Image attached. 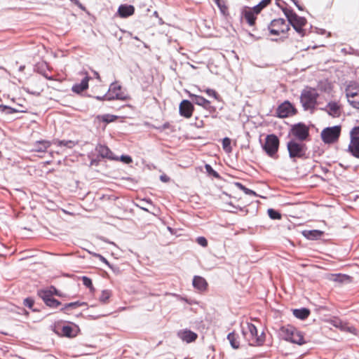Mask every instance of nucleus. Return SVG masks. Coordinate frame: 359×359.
Segmentation results:
<instances>
[{
  "mask_svg": "<svg viewBox=\"0 0 359 359\" xmlns=\"http://www.w3.org/2000/svg\"><path fill=\"white\" fill-rule=\"evenodd\" d=\"M279 139L274 134L268 135L265 139V143L263 145V149L270 157H273L279 147Z\"/></svg>",
  "mask_w": 359,
  "mask_h": 359,
  "instance_id": "nucleus-7",
  "label": "nucleus"
},
{
  "mask_svg": "<svg viewBox=\"0 0 359 359\" xmlns=\"http://www.w3.org/2000/svg\"><path fill=\"white\" fill-rule=\"evenodd\" d=\"M268 29L271 34L279 35L280 33H287L290 29V25L286 23L283 18H278L273 20Z\"/></svg>",
  "mask_w": 359,
  "mask_h": 359,
  "instance_id": "nucleus-8",
  "label": "nucleus"
},
{
  "mask_svg": "<svg viewBox=\"0 0 359 359\" xmlns=\"http://www.w3.org/2000/svg\"><path fill=\"white\" fill-rule=\"evenodd\" d=\"M83 284L88 288H89L90 290H93L94 287L93 285L92 280L87 277V276H83L81 278Z\"/></svg>",
  "mask_w": 359,
  "mask_h": 359,
  "instance_id": "nucleus-41",
  "label": "nucleus"
},
{
  "mask_svg": "<svg viewBox=\"0 0 359 359\" xmlns=\"http://www.w3.org/2000/svg\"><path fill=\"white\" fill-rule=\"evenodd\" d=\"M205 92L208 94V95L210 97H213L215 100H219L220 96L219 94L213 89L207 88Z\"/></svg>",
  "mask_w": 359,
  "mask_h": 359,
  "instance_id": "nucleus-44",
  "label": "nucleus"
},
{
  "mask_svg": "<svg viewBox=\"0 0 359 359\" xmlns=\"http://www.w3.org/2000/svg\"><path fill=\"white\" fill-rule=\"evenodd\" d=\"M90 165H97V161L95 159H93L91 161H90Z\"/></svg>",
  "mask_w": 359,
  "mask_h": 359,
  "instance_id": "nucleus-61",
  "label": "nucleus"
},
{
  "mask_svg": "<svg viewBox=\"0 0 359 359\" xmlns=\"http://www.w3.org/2000/svg\"><path fill=\"white\" fill-rule=\"evenodd\" d=\"M318 97L319 93L316 88L306 86L300 95V102L304 110L313 113L318 104Z\"/></svg>",
  "mask_w": 359,
  "mask_h": 359,
  "instance_id": "nucleus-1",
  "label": "nucleus"
},
{
  "mask_svg": "<svg viewBox=\"0 0 359 359\" xmlns=\"http://www.w3.org/2000/svg\"><path fill=\"white\" fill-rule=\"evenodd\" d=\"M94 75L95 76L96 79H97L98 80L100 81V74L97 72H94Z\"/></svg>",
  "mask_w": 359,
  "mask_h": 359,
  "instance_id": "nucleus-60",
  "label": "nucleus"
},
{
  "mask_svg": "<svg viewBox=\"0 0 359 359\" xmlns=\"http://www.w3.org/2000/svg\"><path fill=\"white\" fill-rule=\"evenodd\" d=\"M217 7L219 8L221 13L223 15H228V8L226 5V1L225 0H212Z\"/></svg>",
  "mask_w": 359,
  "mask_h": 359,
  "instance_id": "nucleus-29",
  "label": "nucleus"
},
{
  "mask_svg": "<svg viewBox=\"0 0 359 359\" xmlns=\"http://www.w3.org/2000/svg\"><path fill=\"white\" fill-rule=\"evenodd\" d=\"M307 23V20L304 17H300L298 15H294L291 20V22H289V25H292V27H304Z\"/></svg>",
  "mask_w": 359,
  "mask_h": 359,
  "instance_id": "nucleus-25",
  "label": "nucleus"
},
{
  "mask_svg": "<svg viewBox=\"0 0 359 359\" xmlns=\"http://www.w3.org/2000/svg\"><path fill=\"white\" fill-rule=\"evenodd\" d=\"M333 118H338L341 114V106L337 102H329L324 108H320Z\"/></svg>",
  "mask_w": 359,
  "mask_h": 359,
  "instance_id": "nucleus-13",
  "label": "nucleus"
},
{
  "mask_svg": "<svg viewBox=\"0 0 359 359\" xmlns=\"http://www.w3.org/2000/svg\"><path fill=\"white\" fill-rule=\"evenodd\" d=\"M291 132L299 140L304 141L309 135V128L303 123H298L292 126Z\"/></svg>",
  "mask_w": 359,
  "mask_h": 359,
  "instance_id": "nucleus-9",
  "label": "nucleus"
},
{
  "mask_svg": "<svg viewBox=\"0 0 359 359\" xmlns=\"http://www.w3.org/2000/svg\"><path fill=\"white\" fill-rule=\"evenodd\" d=\"M85 305H86V302H79V301L74 302H70V303H68V304H65L60 309V311L64 312V313H67V311L68 309H76V308H78L79 306H85Z\"/></svg>",
  "mask_w": 359,
  "mask_h": 359,
  "instance_id": "nucleus-27",
  "label": "nucleus"
},
{
  "mask_svg": "<svg viewBox=\"0 0 359 359\" xmlns=\"http://www.w3.org/2000/svg\"><path fill=\"white\" fill-rule=\"evenodd\" d=\"M27 91L28 93H29V90H27ZM39 91H40V89H39V90H36V91L30 92V93H32V94H36H36H38V95H39Z\"/></svg>",
  "mask_w": 359,
  "mask_h": 359,
  "instance_id": "nucleus-62",
  "label": "nucleus"
},
{
  "mask_svg": "<svg viewBox=\"0 0 359 359\" xmlns=\"http://www.w3.org/2000/svg\"><path fill=\"white\" fill-rule=\"evenodd\" d=\"M108 97H109V95L105 94L103 96H96V97H95V98L97 100L102 101V100H107Z\"/></svg>",
  "mask_w": 359,
  "mask_h": 359,
  "instance_id": "nucleus-55",
  "label": "nucleus"
},
{
  "mask_svg": "<svg viewBox=\"0 0 359 359\" xmlns=\"http://www.w3.org/2000/svg\"><path fill=\"white\" fill-rule=\"evenodd\" d=\"M196 243H197L199 245H201V246H202V247H203V248H205V247H207V246H208V241H207V239H206L205 237H203V236H199V237H198V238H196Z\"/></svg>",
  "mask_w": 359,
  "mask_h": 359,
  "instance_id": "nucleus-46",
  "label": "nucleus"
},
{
  "mask_svg": "<svg viewBox=\"0 0 359 359\" xmlns=\"http://www.w3.org/2000/svg\"><path fill=\"white\" fill-rule=\"evenodd\" d=\"M121 86L118 84L117 82L111 83L108 93L109 97L107 100H127L128 96L124 95L121 92Z\"/></svg>",
  "mask_w": 359,
  "mask_h": 359,
  "instance_id": "nucleus-10",
  "label": "nucleus"
},
{
  "mask_svg": "<svg viewBox=\"0 0 359 359\" xmlns=\"http://www.w3.org/2000/svg\"><path fill=\"white\" fill-rule=\"evenodd\" d=\"M53 144V142L48 140L36 141L34 147L31 149L32 151L42 153L45 152L46 149Z\"/></svg>",
  "mask_w": 359,
  "mask_h": 359,
  "instance_id": "nucleus-19",
  "label": "nucleus"
},
{
  "mask_svg": "<svg viewBox=\"0 0 359 359\" xmlns=\"http://www.w3.org/2000/svg\"><path fill=\"white\" fill-rule=\"evenodd\" d=\"M231 140L229 137H224L222 140V147L226 151H230L231 148Z\"/></svg>",
  "mask_w": 359,
  "mask_h": 359,
  "instance_id": "nucleus-43",
  "label": "nucleus"
},
{
  "mask_svg": "<svg viewBox=\"0 0 359 359\" xmlns=\"http://www.w3.org/2000/svg\"><path fill=\"white\" fill-rule=\"evenodd\" d=\"M116 118H117L116 116L109 114H103V115H98L97 116V118L98 120L105 122L107 123L114 121L116 119Z\"/></svg>",
  "mask_w": 359,
  "mask_h": 359,
  "instance_id": "nucleus-33",
  "label": "nucleus"
},
{
  "mask_svg": "<svg viewBox=\"0 0 359 359\" xmlns=\"http://www.w3.org/2000/svg\"><path fill=\"white\" fill-rule=\"evenodd\" d=\"M74 330L72 327L69 325H64L61 330V334L64 337H75V334L73 333Z\"/></svg>",
  "mask_w": 359,
  "mask_h": 359,
  "instance_id": "nucleus-32",
  "label": "nucleus"
},
{
  "mask_svg": "<svg viewBox=\"0 0 359 359\" xmlns=\"http://www.w3.org/2000/svg\"><path fill=\"white\" fill-rule=\"evenodd\" d=\"M205 109L208 110L210 113H214L216 111V107L212 106L210 104V102H209L208 105L205 108Z\"/></svg>",
  "mask_w": 359,
  "mask_h": 359,
  "instance_id": "nucleus-52",
  "label": "nucleus"
},
{
  "mask_svg": "<svg viewBox=\"0 0 359 359\" xmlns=\"http://www.w3.org/2000/svg\"><path fill=\"white\" fill-rule=\"evenodd\" d=\"M304 27H295L294 26V29L299 34L301 37H303L306 35V30L303 28Z\"/></svg>",
  "mask_w": 359,
  "mask_h": 359,
  "instance_id": "nucleus-49",
  "label": "nucleus"
},
{
  "mask_svg": "<svg viewBox=\"0 0 359 359\" xmlns=\"http://www.w3.org/2000/svg\"><path fill=\"white\" fill-rule=\"evenodd\" d=\"M346 96L349 104L355 108L359 109V84L353 82L348 84L345 89Z\"/></svg>",
  "mask_w": 359,
  "mask_h": 359,
  "instance_id": "nucleus-4",
  "label": "nucleus"
},
{
  "mask_svg": "<svg viewBox=\"0 0 359 359\" xmlns=\"http://www.w3.org/2000/svg\"><path fill=\"white\" fill-rule=\"evenodd\" d=\"M111 294V292L108 290H104L102 291L101 295L99 297V300L105 304L107 302L108 299L110 298Z\"/></svg>",
  "mask_w": 359,
  "mask_h": 359,
  "instance_id": "nucleus-36",
  "label": "nucleus"
},
{
  "mask_svg": "<svg viewBox=\"0 0 359 359\" xmlns=\"http://www.w3.org/2000/svg\"><path fill=\"white\" fill-rule=\"evenodd\" d=\"M29 313L27 311H24V315H27V316H29Z\"/></svg>",
  "mask_w": 359,
  "mask_h": 359,
  "instance_id": "nucleus-63",
  "label": "nucleus"
},
{
  "mask_svg": "<svg viewBox=\"0 0 359 359\" xmlns=\"http://www.w3.org/2000/svg\"><path fill=\"white\" fill-rule=\"evenodd\" d=\"M135 12V8L131 5L123 4L118 9V15L121 18H128L132 15Z\"/></svg>",
  "mask_w": 359,
  "mask_h": 359,
  "instance_id": "nucleus-21",
  "label": "nucleus"
},
{
  "mask_svg": "<svg viewBox=\"0 0 359 359\" xmlns=\"http://www.w3.org/2000/svg\"><path fill=\"white\" fill-rule=\"evenodd\" d=\"M341 130V126H334L324 128L320 133L323 142L325 144L336 142L340 136Z\"/></svg>",
  "mask_w": 359,
  "mask_h": 359,
  "instance_id": "nucleus-5",
  "label": "nucleus"
},
{
  "mask_svg": "<svg viewBox=\"0 0 359 359\" xmlns=\"http://www.w3.org/2000/svg\"><path fill=\"white\" fill-rule=\"evenodd\" d=\"M322 234V232L318 230H312L309 231L307 234H305V236H306L309 239H316L320 236Z\"/></svg>",
  "mask_w": 359,
  "mask_h": 359,
  "instance_id": "nucleus-38",
  "label": "nucleus"
},
{
  "mask_svg": "<svg viewBox=\"0 0 359 359\" xmlns=\"http://www.w3.org/2000/svg\"><path fill=\"white\" fill-rule=\"evenodd\" d=\"M330 324L341 330V331H346L348 332H352L353 328L352 327H348L347 323L343 322L341 320L337 318H334L330 320Z\"/></svg>",
  "mask_w": 359,
  "mask_h": 359,
  "instance_id": "nucleus-22",
  "label": "nucleus"
},
{
  "mask_svg": "<svg viewBox=\"0 0 359 359\" xmlns=\"http://www.w3.org/2000/svg\"><path fill=\"white\" fill-rule=\"evenodd\" d=\"M282 332H286L285 339L292 341L294 344H297L299 345L304 344L305 341L304 337L299 334L297 331H294L292 327L285 328L282 327Z\"/></svg>",
  "mask_w": 359,
  "mask_h": 359,
  "instance_id": "nucleus-12",
  "label": "nucleus"
},
{
  "mask_svg": "<svg viewBox=\"0 0 359 359\" xmlns=\"http://www.w3.org/2000/svg\"><path fill=\"white\" fill-rule=\"evenodd\" d=\"M236 185H237L238 187H239V189L243 191V192L245 194H246L248 195H251V196H257L256 193L254 191H252V190L245 187L241 183L237 182Z\"/></svg>",
  "mask_w": 359,
  "mask_h": 359,
  "instance_id": "nucleus-40",
  "label": "nucleus"
},
{
  "mask_svg": "<svg viewBox=\"0 0 359 359\" xmlns=\"http://www.w3.org/2000/svg\"><path fill=\"white\" fill-rule=\"evenodd\" d=\"M45 304L50 308L56 309L61 305V302L54 297H52L51 299H47Z\"/></svg>",
  "mask_w": 359,
  "mask_h": 359,
  "instance_id": "nucleus-35",
  "label": "nucleus"
},
{
  "mask_svg": "<svg viewBox=\"0 0 359 359\" xmlns=\"http://www.w3.org/2000/svg\"><path fill=\"white\" fill-rule=\"evenodd\" d=\"M268 215H269V217L272 219H281V214L274 210V209H272V208H269L268 210Z\"/></svg>",
  "mask_w": 359,
  "mask_h": 359,
  "instance_id": "nucleus-37",
  "label": "nucleus"
},
{
  "mask_svg": "<svg viewBox=\"0 0 359 359\" xmlns=\"http://www.w3.org/2000/svg\"><path fill=\"white\" fill-rule=\"evenodd\" d=\"M332 276V280L335 282L342 283L345 280H348L349 278V276L347 275H341V274H333Z\"/></svg>",
  "mask_w": 359,
  "mask_h": 359,
  "instance_id": "nucleus-39",
  "label": "nucleus"
},
{
  "mask_svg": "<svg viewBox=\"0 0 359 359\" xmlns=\"http://www.w3.org/2000/svg\"><path fill=\"white\" fill-rule=\"evenodd\" d=\"M192 285L194 287L200 292L205 291L208 287L205 279L199 276H195L193 278Z\"/></svg>",
  "mask_w": 359,
  "mask_h": 359,
  "instance_id": "nucleus-16",
  "label": "nucleus"
},
{
  "mask_svg": "<svg viewBox=\"0 0 359 359\" xmlns=\"http://www.w3.org/2000/svg\"><path fill=\"white\" fill-rule=\"evenodd\" d=\"M276 4L280 3L279 0H276Z\"/></svg>",
  "mask_w": 359,
  "mask_h": 359,
  "instance_id": "nucleus-64",
  "label": "nucleus"
},
{
  "mask_svg": "<svg viewBox=\"0 0 359 359\" xmlns=\"http://www.w3.org/2000/svg\"><path fill=\"white\" fill-rule=\"evenodd\" d=\"M180 338L187 343H191L197 339V334L188 330L180 332L178 333Z\"/></svg>",
  "mask_w": 359,
  "mask_h": 359,
  "instance_id": "nucleus-20",
  "label": "nucleus"
},
{
  "mask_svg": "<svg viewBox=\"0 0 359 359\" xmlns=\"http://www.w3.org/2000/svg\"><path fill=\"white\" fill-rule=\"evenodd\" d=\"M39 297L43 301L44 303L47 302V299H51L53 297L51 290H41L38 292Z\"/></svg>",
  "mask_w": 359,
  "mask_h": 359,
  "instance_id": "nucleus-31",
  "label": "nucleus"
},
{
  "mask_svg": "<svg viewBox=\"0 0 359 359\" xmlns=\"http://www.w3.org/2000/svg\"><path fill=\"white\" fill-rule=\"evenodd\" d=\"M89 80L90 77L86 75L79 83H75L72 86V90L77 94L82 93L88 88Z\"/></svg>",
  "mask_w": 359,
  "mask_h": 359,
  "instance_id": "nucleus-18",
  "label": "nucleus"
},
{
  "mask_svg": "<svg viewBox=\"0 0 359 359\" xmlns=\"http://www.w3.org/2000/svg\"><path fill=\"white\" fill-rule=\"evenodd\" d=\"M121 161L128 164L130 163L133 161L132 158L128 155H122L121 156Z\"/></svg>",
  "mask_w": 359,
  "mask_h": 359,
  "instance_id": "nucleus-50",
  "label": "nucleus"
},
{
  "mask_svg": "<svg viewBox=\"0 0 359 359\" xmlns=\"http://www.w3.org/2000/svg\"><path fill=\"white\" fill-rule=\"evenodd\" d=\"M271 2V0H262L252 8L254 9L256 13L259 14L261 12V11L265 7H266Z\"/></svg>",
  "mask_w": 359,
  "mask_h": 359,
  "instance_id": "nucleus-34",
  "label": "nucleus"
},
{
  "mask_svg": "<svg viewBox=\"0 0 359 359\" xmlns=\"http://www.w3.org/2000/svg\"><path fill=\"white\" fill-rule=\"evenodd\" d=\"M287 148L290 158H306L307 147L305 144L292 140L287 142Z\"/></svg>",
  "mask_w": 359,
  "mask_h": 359,
  "instance_id": "nucleus-3",
  "label": "nucleus"
},
{
  "mask_svg": "<svg viewBox=\"0 0 359 359\" xmlns=\"http://www.w3.org/2000/svg\"><path fill=\"white\" fill-rule=\"evenodd\" d=\"M95 150L98 155L102 158L115 159V158L113 156V152L109 149L108 147L105 145L98 144L96 146Z\"/></svg>",
  "mask_w": 359,
  "mask_h": 359,
  "instance_id": "nucleus-17",
  "label": "nucleus"
},
{
  "mask_svg": "<svg viewBox=\"0 0 359 359\" xmlns=\"http://www.w3.org/2000/svg\"><path fill=\"white\" fill-rule=\"evenodd\" d=\"M292 313H293V315L297 318H299L300 320H305L309 317L311 312L309 309L302 308V309H294Z\"/></svg>",
  "mask_w": 359,
  "mask_h": 359,
  "instance_id": "nucleus-24",
  "label": "nucleus"
},
{
  "mask_svg": "<svg viewBox=\"0 0 359 359\" xmlns=\"http://www.w3.org/2000/svg\"><path fill=\"white\" fill-rule=\"evenodd\" d=\"M160 180L163 182H168L170 181V177L168 176H167L166 175H162L160 176Z\"/></svg>",
  "mask_w": 359,
  "mask_h": 359,
  "instance_id": "nucleus-54",
  "label": "nucleus"
},
{
  "mask_svg": "<svg viewBox=\"0 0 359 359\" xmlns=\"http://www.w3.org/2000/svg\"><path fill=\"white\" fill-rule=\"evenodd\" d=\"M257 15L253 8H244L241 12V18H244L250 26H253L255 24Z\"/></svg>",
  "mask_w": 359,
  "mask_h": 359,
  "instance_id": "nucleus-15",
  "label": "nucleus"
},
{
  "mask_svg": "<svg viewBox=\"0 0 359 359\" xmlns=\"http://www.w3.org/2000/svg\"><path fill=\"white\" fill-rule=\"evenodd\" d=\"M242 334L250 346H260L265 341L264 332L258 335L257 329L252 323H248L245 327H243Z\"/></svg>",
  "mask_w": 359,
  "mask_h": 359,
  "instance_id": "nucleus-2",
  "label": "nucleus"
},
{
  "mask_svg": "<svg viewBox=\"0 0 359 359\" xmlns=\"http://www.w3.org/2000/svg\"><path fill=\"white\" fill-rule=\"evenodd\" d=\"M41 74L43 75V76H44L46 79H48V80H53V76H48V74H46V72H41Z\"/></svg>",
  "mask_w": 359,
  "mask_h": 359,
  "instance_id": "nucleus-58",
  "label": "nucleus"
},
{
  "mask_svg": "<svg viewBox=\"0 0 359 359\" xmlns=\"http://www.w3.org/2000/svg\"><path fill=\"white\" fill-rule=\"evenodd\" d=\"M53 144H56L59 147H65L69 149H72L75 147L77 144V142H74L72 140H53Z\"/></svg>",
  "mask_w": 359,
  "mask_h": 359,
  "instance_id": "nucleus-26",
  "label": "nucleus"
},
{
  "mask_svg": "<svg viewBox=\"0 0 359 359\" xmlns=\"http://www.w3.org/2000/svg\"><path fill=\"white\" fill-rule=\"evenodd\" d=\"M189 96L191 98V102H193L197 105L201 106L204 109L207 107V105H208V103L210 102L209 100H208L207 99L201 95L189 93Z\"/></svg>",
  "mask_w": 359,
  "mask_h": 359,
  "instance_id": "nucleus-23",
  "label": "nucleus"
},
{
  "mask_svg": "<svg viewBox=\"0 0 359 359\" xmlns=\"http://www.w3.org/2000/svg\"><path fill=\"white\" fill-rule=\"evenodd\" d=\"M238 338V335L234 332H230L227 335V339L229 341L231 347L234 349H238L240 346V342Z\"/></svg>",
  "mask_w": 359,
  "mask_h": 359,
  "instance_id": "nucleus-28",
  "label": "nucleus"
},
{
  "mask_svg": "<svg viewBox=\"0 0 359 359\" xmlns=\"http://www.w3.org/2000/svg\"><path fill=\"white\" fill-rule=\"evenodd\" d=\"M294 4L297 6V8L299 11H303L304 10L303 7L300 4H299V3H298V1L297 0L294 2Z\"/></svg>",
  "mask_w": 359,
  "mask_h": 359,
  "instance_id": "nucleus-57",
  "label": "nucleus"
},
{
  "mask_svg": "<svg viewBox=\"0 0 359 359\" xmlns=\"http://www.w3.org/2000/svg\"><path fill=\"white\" fill-rule=\"evenodd\" d=\"M170 127V124L168 122L164 123L163 125L159 126H154V128L156 130H159L160 132H162L165 130V129H168Z\"/></svg>",
  "mask_w": 359,
  "mask_h": 359,
  "instance_id": "nucleus-48",
  "label": "nucleus"
},
{
  "mask_svg": "<svg viewBox=\"0 0 359 359\" xmlns=\"http://www.w3.org/2000/svg\"><path fill=\"white\" fill-rule=\"evenodd\" d=\"M69 1L71 2H72L74 4H75L76 6H78L79 7H81V8L82 7V5L79 0H69Z\"/></svg>",
  "mask_w": 359,
  "mask_h": 359,
  "instance_id": "nucleus-56",
  "label": "nucleus"
},
{
  "mask_svg": "<svg viewBox=\"0 0 359 359\" xmlns=\"http://www.w3.org/2000/svg\"><path fill=\"white\" fill-rule=\"evenodd\" d=\"M347 151L359 159V126H355L350 132V142Z\"/></svg>",
  "mask_w": 359,
  "mask_h": 359,
  "instance_id": "nucleus-6",
  "label": "nucleus"
},
{
  "mask_svg": "<svg viewBox=\"0 0 359 359\" xmlns=\"http://www.w3.org/2000/svg\"><path fill=\"white\" fill-rule=\"evenodd\" d=\"M205 168L208 175H212L216 178L219 177V175L218 174V172H216L210 165L205 164Z\"/></svg>",
  "mask_w": 359,
  "mask_h": 359,
  "instance_id": "nucleus-42",
  "label": "nucleus"
},
{
  "mask_svg": "<svg viewBox=\"0 0 359 359\" xmlns=\"http://www.w3.org/2000/svg\"><path fill=\"white\" fill-rule=\"evenodd\" d=\"M94 256L96 257H98L99 259L103 263H104L106 265H107L109 268L111 269H113L112 266L109 264V262L107 261V259L104 257L102 255H100V254H97V253H95L94 254Z\"/></svg>",
  "mask_w": 359,
  "mask_h": 359,
  "instance_id": "nucleus-47",
  "label": "nucleus"
},
{
  "mask_svg": "<svg viewBox=\"0 0 359 359\" xmlns=\"http://www.w3.org/2000/svg\"><path fill=\"white\" fill-rule=\"evenodd\" d=\"M296 113L297 109L289 101H285L276 109L277 116L280 118H285Z\"/></svg>",
  "mask_w": 359,
  "mask_h": 359,
  "instance_id": "nucleus-11",
  "label": "nucleus"
},
{
  "mask_svg": "<svg viewBox=\"0 0 359 359\" xmlns=\"http://www.w3.org/2000/svg\"><path fill=\"white\" fill-rule=\"evenodd\" d=\"M34 251H27L24 250V260L34 257Z\"/></svg>",
  "mask_w": 359,
  "mask_h": 359,
  "instance_id": "nucleus-51",
  "label": "nucleus"
},
{
  "mask_svg": "<svg viewBox=\"0 0 359 359\" xmlns=\"http://www.w3.org/2000/svg\"><path fill=\"white\" fill-rule=\"evenodd\" d=\"M196 126H197L198 128L203 127V121H200V122L198 123H196Z\"/></svg>",
  "mask_w": 359,
  "mask_h": 359,
  "instance_id": "nucleus-59",
  "label": "nucleus"
},
{
  "mask_svg": "<svg viewBox=\"0 0 359 359\" xmlns=\"http://www.w3.org/2000/svg\"><path fill=\"white\" fill-rule=\"evenodd\" d=\"M277 6L282 9L283 13L287 18L288 22H291V20L293 18V16L297 15L293 11V10L287 8H283L280 4H277Z\"/></svg>",
  "mask_w": 359,
  "mask_h": 359,
  "instance_id": "nucleus-30",
  "label": "nucleus"
},
{
  "mask_svg": "<svg viewBox=\"0 0 359 359\" xmlns=\"http://www.w3.org/2000/svg\"><path fill=\"white\" fill-rule=\"evenodd\" d=\"M34 300L31 298H26V299H24V306H27L28 308H29L30 309H32V311H36V309H32L33 306H34Z\"/></svg>",
  "mask_w": 359,
  "mask_h": 359,
  "instance_id": "nucleus-45",
  "label": "nucleus"
},
{
  "mask_svg": "<svg viewBox=\"0 0 359 359\" xmlns=\"http://www.w3.org/2000/svg\"><path fill=\"white\" fill-rule=\"evenodd\" d=\"M194 107L191 101L188 100H183L179 106L180 114L187 118H190L192 116Z\"/></svg>",
  "mask_w": 359,
  "mask_h": 359,
  "instance_id": "nucleus-14",
  "label": "nucleus"
},
{
  "mask_svg": "<svg viewBox=\"0 0 359 359\" xmlns=\"http://www.w3.org/2000/svg\"><path fill=\"white\" fill-rule=\"evenodd\" d=\"M49 290H51V293H52V295L53 296L54 294L55 295H57V296H59V297H61L62 294L55 287H51Z\"/></svg>",
  "mask_w": 359,
  "mask_h": 359,
  "instance_id": "nucleus-53",
  "label": "nucleus"
}]
</instances>
